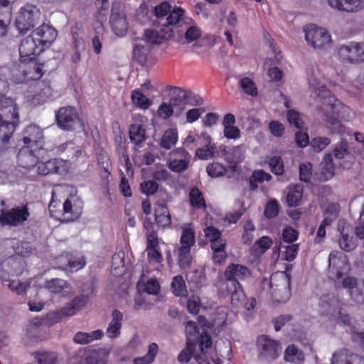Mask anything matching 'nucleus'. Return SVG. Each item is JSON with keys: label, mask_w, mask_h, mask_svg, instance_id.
<instances>
[{"label": "nucleus", "mask_w": 364, "mask_h": 364, "mask_svg": "<svg viewBox=\"0 0 364 364\" xmlns=\"http://www.w3.org/2000/svg\"><path fill=\"white\" fill-rule=\"evenodd\" d=\"M58 126L63 130L71 131L79 123L78 113L75 107L67 106L60 108L55 112Z\"/></svg>", "instance_id": "obj_11"}, {"label": "nucleus", "mask_w": 364, "mask_h": 364, "mask_svg": "<svg viewBox=\"0 0 364 364\" xmlns=\"http://www.w3.org/2000/svg\"><path fill=\"white\" fill-rule=\"evenodd\" d=\"M155 220L159 227L162 228L171 225V218L168 209L164 203H159L155 210Z\"/></svg>", "instance_id": "obj_28"}, {"label": "nucleus", "mask_w": 364, "mask_h": 364, "mask_svg": "<svg viewBox=\"0 0 364 364\" xmlns=\"http://www.w3.org/2000/svg\"><path fill=\"white\" fill-rule=\"evenodd\" d=\"M158 351V346L152 343L149 346V350L147 353L143 357L136 358L134 360V364H151L157 353Z\"/></svg>", "instance_id": "obj_47"}, {"label": "nucleus", "mask_w": 364, "mask_h": 364, "mask_svg": "<svg viewBox=\"0 0 364 364\" xmlns=\"http://www.w3.org/2000/svg\"><path fill=\"white\" fill-rule=\"evenodd\" d=\"M178 139V133L174 129H167L161 141V146L166 149H170L172 146H173Z\"/></svg>", "instance_id": "obj_46"}, {"label": "nucleus", "mask_w": 364, "mask_h": 364, "mask_svg": "<svg viewBox=\"0 0 364 364\" xmlns=\"http://www.w3.org/2000/svg\"><path fill=\"white\" fill-rule=\"evenodd\" d=\"M184 26L186 27L184 38L187 43H191L201 36L200 29L195 24H193L192 21L189 24H185Z\"/></svg>", "instance_id": "obj_48"}, {"label": "nucleus", "mask_w": 364, "mask_h": 364, "mask_svg": "<svg viewBox=\"0 0 364 364\" xmlns=\"http://www.w3.org/2000/svg\"><path fill=\"white\" fill-rule=\"evenodd\" d=\"M23 141L25 144L32 146L33 144L41 146L43 138V131L37 126L31 125L25 129Z\"/></svg>", "instance_id": "obj_26"}, {"label": "nucleus", "mask_w": 364, "mask_h": 364, "mask_svg": "<svg viewBox=\"0 0 364 364\" xmlns=\"http://www.w3.org/2000/svg\"><path fill=\"white\" fill-rule=\"evenodd\" d=\"M290 284V276L285 272L271 277L270 289L272 298L275 301L282 303L289 300L291 296Z\"/></svg>", "instance_id": "obj_6"}, {"label": "nucleus", "mask_w": 364, "mask_h": 364, "mask_svg": "<svg viewBox=\"0 0 364 364\" xmlns=\"http://www.w3.org/2000/svg\"><path fill=\"white\" fill-rule=\"evenodd\" d=\"M148 53V50L144 48V46H141L139 43L136 44L134 50L133 55L134 59L139 63L143 65L146 61V55Z\"/></svg>", "instance_id": "obj_62"}, {"label": "nucleus", "mask_w": 364, "mask_h": 364, "mask_svg": "<svg viewBox=\"0 0 364 364\" xmlns=\"http://www.w3.org/2000/svg\"><path fill=\"white\" fill-rule=\"evenodd\" d=\"M30 213L26 205L18 206L9 210H1L0 223L2 225L18 226L28 218Z\"/></svg>", "instance_id": "obj_12"}, {"label": "nucleus", "mask_w": 364, "mask_h": 364, "mask_svg": "<svg viewBox=\"0 0 364 364\" xmlns=\"http://www.w3.org/2000/svg\"><path fill=\"white\" fill-rule=\"evenodd\" d=\"M60 169L57 159L48 160L46 162H38L36 170L38 175L46 176L51 173H58Z\"/></svg>", "instance_id": "obj_35"}, {"label": "nucleus", "mask_w": 364, "mask_h": 364, "mask_svg": "<svg viewBox=\"0 0 364 364\" xmlns=\"http://www.w3.org/2000/svg\"><path fill=\"white\" fill-rule=\"evenodd\" d=\"M216 147L215 145L205 144L196 151V156L202 160H208L215 156Z\"/></svg>", "instance_id": "obj_51"}, {"label": "nucleus", "mask_w": 364, "mask_h": 364, "mask_svg": "<svg viewBox=\"0 0 364 364\" xmlns=\"http://www.w3.org/2000/svg\"><path fill=\"white\" fill-rule=\"evenodd\" d=\"M303 196V187L301 185H291L287 188V203L289 207H296L299 205Z\"/></svg>", "instance_id": "obj_29"}, {"label": "nucleus", "mask_w": 364, "mask_h": 364, "mask_svg": "<svg viewBox=\"0 0 364 364\" xmlns=\"http://www.w3.org/2000/svg\"><path fill=\"white\" fill-rule=\"evenodd\" d=\"M304 31L306 41L314 48L326 49L331 47V36L326 29L309 25Z\"/></svg>", "instance_id": "obj_8"}, {"label": "nucleus", "mask_w": 364, "mask_h": 364, "mask_svg": "<svg viewBox=\"0 0 364 364\" xmlns=\"http://www.w3.org/2000/svg\"><path fill=\"white\" fill-rule=\"evenodd\" d=\"M89 297L87 295L81 294L75 296L66 306L60 309V314L64 316H70L80 311L88 302Z\"/></svg>", "instance_id": "obj_22"}, {"label": "nucleus", "mask_w": 364, "mask_h": 364, "mask_svg": "<svg viewBox=\"0 0 364 364\" xmlns=\"http://www.w3.org/2000/svg\"><path fill=\"white\" fill-rule=\"evenodd\" d=\"M196 343L188 340L186 348L181 351L178 360L181 363H187L194 357L198 364H208L206 353L212 347V340L210 335L203 331L199 339L200 353H196Z\"/></svg>", "instance_id": "obj_3"}, {"label": "nucleus", "mask_w": 364, "mask_h": 364, "mask_svg": "<svg viewBox=\"0 0 364 364\" xmlns=\"http://www.w3.org/2000/svg\"><path fill=\"white\" fill-rule=\"evenodd\" d=\"M33 33L36 35L38 43L43 47V50L46 48H48L57 36L56 30L53 27L46 24L41 25Z\"/></svg>", "instance_id": "obj_20"}, {"label": "nucleus", "mask_w": 364, "mask_h": 364, "mask_svg": "<svg viewBox=\"0 0 364 364\" xmlns=\"http://www.w3.org/2000/svg\"><path fill=\"white\" fill-rule=\"evenodd\" d=\"M341 285L348 291L352 301L358 304H364V281H359L354 277L346 276L342 279Z\"/></svg>", "instance_id": "obj_14"}, {"label": "nucleus", "mask_w": 364, "mask_h": 364, "mask_svg": "<svg viewBox=\"0 0 364 364\" xmlns=\"http://www.w3.org/2000/svg\"><path fill=\"white\" fill-rule=\"evenodd\" d=\"M335 9L348 13H357L364 9V0H327Z\"/></svg>", "instance_id": "obj_19"}, {"label": "nucleus", "mask_w": 364, "mask_h": 364, "mask_svg": "<svg viewBox=\"0 0 364 364\" xmlns=\"http://www.w3.org/2000/svg\"><path fill=\"white\" fill-rule=\"evenodd\" d=\"M308 82L311 96L317 101V109L323 114L321 118L331 129V133L343 134L345 127L340 124L338 117L341 111L346 108L344 105L331 94L314 73L309 76Z\"/></svg>", "instance_id": "obj_1"}, {"label": "nucleus", "mask_w": 364, "mask_h": 364, "mask_svg": "<svg viewBox=\"0 0 364 364\" xmlns=\"http://www.w3.org/2000/svg\"><path fill=\"white\" fill-rule=\"evenodd\" d=\"M343 231L344 230L343 229V230L341 232L339 245L343 250L350 252L355 249L357 244L353 237H350L347 234H345Z\"/></svg>", "instance_id": "obj_55"}, {"label": "nucleus", "mask_w": 364, "mask_h": 364, "mask_svg": "<svg viewBox=\"0 0 364 364\" xmlns=\"http://www.w3.org/2000/svg\"><path fill=\"white\" fill-rule=\"evenodd\" d=\"M174 252L177 255L180 267L183 269L189 268L192 261L191 248L184 246H178Z\"/></svg>", "instance_id": "obj_37"}, {"label": "nucleus", "mask_w": 364, "mask_h": 364, "mask_svg": "<svg viewBox=\"0 0 364 364\" xmlns=\"http://www.w3.org/2000/svg\"><path fill=\"white\" fill-rule=\"evenodd\" d=\"M18 123L16 104L11 97H0V154L9 148L10 139Z\"/></svg>", "instance_id": "obj_2"}, {"label": "nucleus", "mask_w": 364, "mask_h": 364, "mask_svg": "<svg viewBox=\"0 0 364 364\" xmlns=\"http://www.w3.org/2000/svg\"><path fill=\"white\" fill-rule=\"evenodd\" d=\"M110 350L106 348L79 350L70 358V364H106Z\"/></svg>", "instance_id": "obj_5"}, {"label": "nucleus", "mask_w": 364, "mask_h": 364, "mask_svg": "<svg viewBox=\"0 0 364 364\" xmlns=\"http://www.w3.org/2000/svg\"><path fill=\"white\" fill-rule=\"evenodd\" d=\"M195 244V233L191 228H184L182 231L180 245L191 248Z\"/></svg>", "instance_id": "obj_54"}, {"label": "nucleus", "mask_w": 364, "mask_h": 364, "mask_svg": "<svg viewBox=\"0 0 364 364\" xmlns=\"http://www.w3.org/2000/svg\"><path fill=\"white\" fill-rule=\"evenodd\" d=\"M82 214V208L73 205L71 200L67 199L63 203V217L67 222L77 219Z\"/></svg>", "instance_id": "obj_36"}, {"label": "nucleus", "mask_w": 364, "mask_h": 364, "mask_svg": "<svg viewBox=\"0 0 364 364\" xmlns=\"http://www.w3.org/2000/svg\"><path fill=\"white\" fill-rule=\"evenodd\" d=\"M104 28L102 26L96 29L95 35L92 39V46L94 52L100 54L102 49V41L103 40Z\"/></svg>", "instance_id": "obj_60"}, {"label": "nucleus", "mask_w": 364, "mask_h": 364, "mask_svg": "<svg viewBox=\"0 0 364 364\" xmlns=\"http://www.w3.org/2000/svg\"><path fill=\"white\" fill-rule=\"evenodd\" d=\"M18 164L23 168H36L38 158L28 147L21 149L17 155Z\"/></svg>", "instance_id": "obj_23"}, {"label": "nucleus", "mask_w": 364, "mask_h": 364, "mask_svg": "<svg viewBox=\"0 0 364 364\" xmlns=\"http://www.w3.org/2000/svg\"><path fill=\"white\" fill-rule=\"evenodd\" d=\"M312 176V165L309 162L301 164L299 166V179L304 182L310 181Z\"/></svg>", "instance_id": "obj_63"}, {"label": "nucleus", "mask_w": 364, "mask_h": 364, "mask_svg": "<svg viewBox=\"0 0 364 364\" xmlns=\"http://www.w3.org/2000/svg\"><path fill=\"white\" fill-rule=\"evenodd\" d=\"M103 336L104 332L102 330L100 329L93 331L90 333L79 331L77 333H75L73 338V341L76 343L85 345L95 340L101 339Z\"/></svg>", "instance_id": "obj_31"}, {"label": "nucleus", "mask_w": 364, "mask_h": 364, "mask_svg": "<svg viewBox=\"0 0 364 364\" xmlns=\"http://www.w3.org/2000/svg\"><path fill=\"white\" fill-rule=\"evenodd\" d=\"M170 157L168 166L170 170L176 173L185 171L188 168L191 159L189 153L182 148L172 151L170 153Z\"/></svg>", "instance_id": "obj_15"}, {"label": "nucleus", "mask_w": 364, "mask_h": 364, "mask_svg": "<svg viewBox=\"0 0 364 364\" xmlns=\"http://www.w3.org/2000/svg\"><path fill=\"white\" fill-rule=\"evenodd\" d=\"M171 9V5L166 1H163L159 5L154 6V14L156 18L155 23L165 26V22H164L163 19L166 18L168 16Z\"/></svg>", "instance_id": "obj_39"}, {"label": "nucleus", "mask_w": 364, "mask_h": 364, "mask_svg": "<svg viewBox=\"0 0 364 364\" xmlns=\"http://www.w3.org/2000/svg\"><path fill=\"white\" fill-rule=\"evenodd\" d=\"M279 213V205L276 200L269 201L265 207L264 214L267 218H275Z\"/></svg>", "instance_id": "obj_64"}, {"label": "nucleus", "mask_w": 364, "mask_h": 364, "mask_svg": "<svg viewBox=\"0 0 364 364\" xmlns=\"http://www.w3.org/2000/svg\"><path fill=\"white\" fill-rule=\"evenodd\" d=\"M284 360L286 362L298 363L304 360V355L296 346L290 345L284 350Z\"/></svg>", "instance_id": "obj_38"}, {"label": "nucleus", "mask_w": 364, "mask_h": 364, "mask_svg": "<svg viewBox=\"0 0 364 364\" xmlns=\"http://www.w3.org/2000/svg\"><path fill=\"white\" fill-rule=\"evenodd\" d=\"M112 320L108 324L106 335L108 338L114 339L119 336L122 326L123 314L118 309L112 311Z\"/></svg>", "instance_id": "obj_21"}, {"label": "nucleus", "mask_w": 364, "mask_h": 364, "mask_svg": "<svg viewBox=\"0 0 364 364\" xmlns=\"http://www.w3.org/2000/svg\"><path fill=\"white\" fill-rule=\"evenodd\" d=\"M245 159V147L242 145L234 146L228 151L225 161L230 164L232 171L237 170V166L241 163Z\"/></svg>", "instance_id": "obj_25"}, {"label": "nucleus", "mask_w": 364, "mask_h": 364, "mask_svg": "<svg viewBox=\"0 0 364 364\" xmlns=\"http://www.w3.org/2000/svg\"><path fill=\"white\" fill-rule=\"evenodd\" d=\"M35 358L38 364H58V355L53 352L36 353Z\"/></svg>", "instance_id": "obj_50"}, {"label": "nucleus", "mask_w": 364, "mask_h": 364, "mask_svg": "<svg viewBox=\"0 0 364 364\" xmlns=\"http://www.w3.org/2000/svg\"><path fill=\"white\" fill-rule=\"evenodd\" d=\"M272 179V176L263 170L255 171L250 178V188L255 191L258 188V183L264 181H269Z\"/></svg>", "instance_id": "obj_41"}, {"label": "nucleus", "mask_w": 364, "mask_h": 364, "mask_svg": "<svg viewBox=\"0 0 364 364\" xmlns=\"http://www.w3.org/2000/svg\"><path fill=\"white\" fill-rule=\"evenodd\" d=\"M226 289L231 294L232 304L236 307H240L246 299L242 286L235 287V288L226 287Z\"/></svg>", "instance_id": "obj_40"}, {"label": "nucleus", "mask_w": 364, "mask_h": 364, "mask_svg": "<svg viewBox=\"0 0 364 364\" xmlns=\"http://www.w3.org/2000/svg\"><path fill=\"white\" fill-rule=\"evenodd\" d=\"M331 142L328 137L326 136H315L312 139L310 144L314 151L321 152L324 150Z\"/></svg>", "instance_id": "obj_53"}, {"label": "nucleus", "mask_w": 364, "mask_h": 364, "mask_svg": "<svg viewBox=\"0 0 364 364\" xmlns=\"http://www.w3.org/2000/svg\"><path fill=\"white\" fill-rule=\"evenodd\" d=\"M321 178L322 181H328L334 175L335 166L333 163V156L331 153L325 155L321 163Z\"/></svg>", "instance_id": "obj_34"}, {"label": "nucleus", "mask_w": 364, "mask_h": 364, "mask_svg": "<svg viewBox=\"0 0 364 364\" xmlns=\"http://www.w3.org/2000/svg\"><path fill=\"white\" fill-rule=\"evenodd\" d=\"M156 114L159 117L163 119H168L171 116L173 115V109L170 103L163 102L159 107Z\"/></svg>", "instance_id": "obj_61"}, {"label": "nucleus", "mask_w": 364, "mask_h": 364, "mask_svg": "<svg viewBox=\"0 0 364 364\" xmlns=\"http://www.w3.org/2000/svg\"><path fill=\"white\" fill-rule=\"evenodd\" d=\"M257 358L266 363H271L281 355V343L266 335L259 336L257 340Z\"/></svg>", "instance_id": "obj_4"}, {"label": "nucleus", "mask_w": 364, "mask_h": 364, "mask_svg": "<svg viewBox=\"0 0 364 364\" xmlns=\"http://www.w3.org/2000/svg\"><path fill=\"white\" fill-rule=\"evenodd\" d=\"M163 20L165 22L164 26L171 29L173 28L174 33H178L179 36H181L182 33H180L178 28L185 24H189L192 21L191 18L185 16V10L177 6H175L172 11L170 10L168 16Z\"/></svg>", "instance_id": "obj_17"}, {"label": "nucleus", "mask_w": 364, "mask_h": 364, "mask_svg": "<svg viewBox=\"0 0 364 364\" xmlns=\"http://www.w3.org/2000/svg\"><path fill=\"white\" fill-rule=\"evenodd\" d=\"M109 24L112 31L117 36H123L128 31V21L124 6L119 1H114L109 16Z\"/></svg>", "instance_id": "obj_7"}, {"label": "nucleus", "mask_w": 364, "mask_h": 364, "mask_svg": "<svg viewBox=\"0 0 364 364\" xmlns=\"http://www.w3.org/2000/svg\"><path fill=\"white\" fill-rule=\"evenodd\" d=\"M206 171L210 176L217 178L223 176L226 173L227 169L223 164L214 162L207 166Z\"/></svg>", "instance_id": "obj_57"}, {"label": "nucleus", "mask_w": 364, "mask_h": 364, "mask_svg": "<svg viewBox=\"0 0 364 364\" xmlns=\"http://www.w3.org/2000/svg\"><path fill=\"white\" fill-rule=\"evenodd\" d=\"M176 89L178 92L170 98V103L173 109V115L176 117H179L186 108V104L184 101L186 95L183 94L182 90L178 88Z\"/></svg>", "instance_id": "obj_32"}, {"label": "nucleus", "mask_w": 364, "mask_h": 364, "mask_svg": "<svg viewBox=\"0 0 364 364\" xmlns=\"http://www.w3.org/2000/svg\"><path fill=\"white\" fill-rule=\"evenodd\" d=\"M356 43L342 45L338 48L337 53L339 59L346 63H357Z\"/></svg>", "instance_id": "obj_24"}, {"label": "nucleus", "mask_w": 364, "mask_h": 364, "mask_svg": "<svg viewBox=\"0 0 364 364\" xmlns=\"http://www.w3.org/2000/svg\"><path fill=\"white\" fill-rule=\"evenodd\" d=\"M191 205L195 208H205L206 205L202 192L198 188H193L189 193Z\"/></svg>", "instance_id": "obj_45"}, {"label": "nucleus", "mask_w": 364, "mask_h": 364, "mask_svg": "<svg viewBox=\"0 0 364 364\" xmlns=\"http://www.w3.org/2000/svg\"><path fill=\"white\" fill-rule=\"evenodd\" d=\"M43 50V47L33 32L30 36L23 38L19 46L20 60L22 63L31 62L36 55Z\"/></svg>", "instance_id": "obj_10"}, {"label": "nucleus", "mask_w": 364, "mask_h": 364, "mask_svg": "<svg viewBox=\"0 0 364 364\" xmlns=\"http://www.w3.org/2000/svg\"><path fill=\"white\" fill-rule=\"evenodd\" d=\"M198 321L199 325L194 321H188L185 328L187 341L191 340L193 342L196 343V345L199 346V339L202 334V331H204L207 335H209L208 333V328H210V327L208 325V323L206 319L202 316H198Z\"/></svg>", "instance_id": "obj_18"}, {"label": "nucleus", "mask_w": 364, "mask_h": 364, "mask_svg": "<svg viewBox=\"0 0 364 364\" xmlns=\"http://www.w3.org/2000/svg\"><path fill=\"white\" fill-rule=\"evenodd\" d=\"M343 263L342 256L338 252H331L328 256V274L336 279H341V264Z\"/></svg>", "instance_id": "obj_27"}, {"label": "nucleus", "mask_w": 364, "mask_h": 364, "mask_svg": "<svg viewBox=\"0 0 364 364\" xmlns=\"http://www.w3.org/2000/svg\"><path fill=\"white\" fill-rule=\"evenodd\" d=\"M57 153L66 152V156L70 159H77L81 154V150L78 148L75 149L72 141L66 142L59 145L56 148Z\"/></svg>", "instance_id": "obj_42"}, {"label": "nucleus", "mask_w": 364, "mask_h": 364, "mask_svg": "<svg viewBox=\"0 0 364 364\" xmlns=\"http://www.w3.org/2000/svg\"><path fill=\"white\" fill-rule=\"evenodd\" d=\"M45 287L50 292L58 294L68 287V282L60 279H52L51 280L46 282Z\"/></svg>", "instance_id": "obj_52"}, {"label": "nucleus", "mask_w": 364, "mask_h": 364, "mask_svg": "<svg viewBox=\"0 0 364 364\" xmlns=\"http://www.w3.org/2000/svg\"><path fill=\"white\" fill-rule=\"evenodd\" d=\"M238 85L245 94L252 97L257 95V88L252 79L247 77H240Z\"/></svg>", "instance_id": "obj_43"}, {"label": "nucleus", "mask_w": 364, "mask_h": 364, "mask_svg": "<svg viewBox=\"0 0 364 364\" xmlns=\"http://www.w3.org/2000/svg\"><path fill=\"white\" fill-rule=\"evenodd\" d=\"M174 36L173 28L154 23L153 29L144 31V38L147 43L151 44H161L168 41Z\"/></svg>", "instance_id": "obj_16"}, {"label": "nucleus", "mask_w": 364, "mask_h": 364, "mask_svg": "<svg viewBox=\"0 0 364 364\" xmlns=\"http://www.w3.org/2000/svg\"><path fill=\"white\" fill-rule=\"evenodd\" d=\"M269 166L271 171L277 176L282 175L284 173V164L280 156H274L270 158L269 161Z\"/></svg>", "instance_id": "obj_58"}, {"label": "nucleus", "mask_w": 364, "mask_h": 364, "mask_svg": "<svg viewBox=\"0 0 364 364\" xmlns=\"http://www.w3.org/2000/svg\"><path fill=\"white\" fill-rule=\"evenodd\" d=\"M342 305L341 301L333 294L323 295L321 298V306L330 314H334L340 310Z\"/></svg>", "instance_id": "obj_30"}, {"label": "nucleus", "mask_w": 364, "mask_h": 364, "mask_svg": "<svg viewBox=\"0 0 364 364\" xmlns=\"http://www.w3.org/2000/svg\"><path fill=\"white\" fill-rule=\"evenodd\" d=\"M349 154V146L346 140L342 139L339 143L335 145L333 156L336 159H343Z\"/></svg>", "instance_id": "obj_56"}, {"label": "nucleus", "mask_w": 364, "mask_h": 364, "mask_svg": "<svg viewBox=\"0 0 364 364\" xmlns=\"http://www.w3.org/2000/svg\"><path fill=\"white\" fill-rule=\"evenodd\" d=\"M129 135L130 141L138 146H140L146 139L145 129L138 123L130 126Z\"/></svg>", "instance_id": "obj_33"}, {"label": "nucleus", "mask_w": 364, "mask_h": 364, "mask_svg": "<svg viewBox=\"0 0 364 364\" xmlns=\"http://www.w3.org/2000/svg\"><path fill=\"white\" fill-rule=\"evenodd\" d=\"M40 13L33 6L26 5L21 9L16 20V26L21 33H25L36 24Z\"/></svg>", "instance_id": "obj_9"}, {"label": "nucleus", "mask_w": 364, "mask_h": 364, "mask_svg": "<svg viewBox=\"0 0 364 364\" xmlns=\"http://www.w3.org/2000/svg\"><path fill=\"white\" fill-rule=\"evenodd\" d=\"M133 103L142 109H147L152 102L139 90H133L131 95Z\"/></svg>", "instance_id": "obj_44"}, {"label": "nucleus", "mask_w": 364, "mask_h": 364, "mask_svg": "<svg viewBox=\"0 0 364 364\" xmlns=\"http://www.w3.org/2000/svg\"><path fill=\"white\" fill-rule=\"evenodd\" d=\"M171 287L174 294L177 296H184L186 295L187 290L186 283L181 276L178 275L173 277L171 282Z\"/></svg>", "instance_id": "obj_49"}, {"label": "nucleus", "mask_w": 364, "mask_h": 364, "mask_svg": "<svg viewBox=\"0 0 364 364\" xmlns=\"http://www.w3.org/2000/svg\"><path fill=\"white\" fill-rule=\"evenodd\" d=\"M250 269L242 264L231 263L225 269L224 277L226 287H234L241 286L240 281L250 277Z\"/></svg>", "instance_id": "obj_13"}, {"label": "nucleus", "mask_w": 364, "mask_h": 364, "mask_svg": "<svg viewBox=\"0 0 364 364\" xmlns=\"http://www.w3.org/2000/svg\"><path fill=\"white\" fill-rule=\"evenodd\" d=\"M348 357L347 351L344 349L336 352L332 355L331 364H353L352 360H349ZM352 358L353 355H350V358Z\"/></svg>", "instance_id": "obj_59"}]
</instances>
